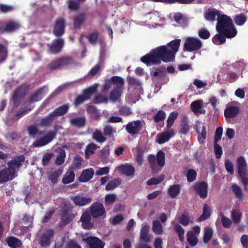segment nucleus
Instances as JSON below:
<instances>
[{"mask_svg":"<svg viewBox=\"0 0 248 248\" xmlns=\"http://www.w3.org/2000/svg\"><path fill=\"white\" fill-rule=\"evenodd\" d=\"M196 131L198 133V139L200 142H203L206 137V131L205 127L202 125L201 124L198 122L196 125Z\"/></svg>","mask_w":248,"mask_h":248,"instance_id":"24","label":"nucleus"},{"mask_svg":"<svg viewBox=\"0 0 248 248\" xmlns=\"http://www.w3.org/2000/svg\"><path fill=\"white\" fill-rule=\"evenodd\" d=\"M216 17L217 20L216 30L217 32L224 33L228 38H232L236 35L237 31L230 17L224 14L221 15L217 9H210L204 14L205 18L209 21H215Z\"/></svg>","mask_w":248,"mask_h":248,"instance_id":"2","label":"nucleus"},{"mask_svg":"<svg viewBox=\"0 0 248 248\" xmlns=\"http://www.w3.org/2000/svg\"><path fill=\"white\" fill-rule=\"evenodd\" d=\"M180 42V39H176L170 42L168 46H161L153 49L148 54L141 57L140 60L147 65L159 64L161 61L165 62L173 61Z\"/></svg>","mask_w":248,"mask_h":248,"instance_id":"1","label":"nucleus"},{"mask_svg":"<svg viewBox=\"0 0 248 248\" xmlns=\"http://www.w3.org/2000/svg\"><path fill=\"white\" fill-rule=\"evenodd\" d=\"M232 189L236 197L240 201L244 199V195L241 187L237 184H233L232 186Z\"/></svg>","mask_w":248,"mask_h":248,"instance_id":"34","label":"nucleus"},{"mask_svg":"<svg viewBox=\"0 0 248 248\" xmlns=\"http://www.w3.org/2000/svg\"><path fill=\"white\" fill-rule=\"evenodd\" d=\"M21 89H18L14 93L13 95V100L14 102V106L16 107H17L18 103L19 102V99L21 96Z\"/></svg>","mask_w":248,"mask_h":248,"instance_id":"55","label":"nucleus"},{"mask_svg":"<svg viewBox=\"0 0 248 248\" xmlns=\"http://www.w3.org/2000/svg\"><path fill=\"white\" fill-rule=\"evenodd\" d=\"M221 220L223 226L226 228H230L232 224V220L223 215H221Z\"/></svg>","mask_w":248,"mask_h":248,"instance_id":"51","label":"nucleus"},{"mask_svg":"<svg viewBox=\"0 0 248 248\" xmlns=\"http://www.w3.org/2000/svg\"><path fill=\"white\" fill-rule=\"evenodd\" d=\"M199 35L201 38L206 39L209 37L210 33L208 30L202 29L199 31Z\"/></svg>","mask_w":248,"mask_h":248,"instance_id":"59","label":"nucleus"},{"mask_svg":"<svg viewBox=\"0 0 248 248\" xmlns=\"http://www.w3.org/2000/svg\"><path fill=\"white\" fill-rule=\"evenodd\" d=\"M149 229V226L147 225L142 227L140 233V238L142 241L148 242L150 240L151 237L148 234Z\"/></svg>","mask_w":248,"mask_h":248,"instance_id":"26","label":"nucleus"},{"mask_svg":"<svg viewBox=\"0 0 248 248\" xmlns=\"http://www.w3.org/2000/svg\"><path fill=\"white\" fill-rule=\"evenodd\" d=\"M65 21L62 18H59L56 21L53 29V33L55 35L61 36L64 33L65 28Z\"/></svg>","mask_w":248,"mask_h":248,"instance_id":"17","label":"nucleus"},{"mask_svg":"<svg viewBox=\"0 0 248 248\" xmlns=\"http://www.w3.org/2000/svg\"><path fill=\"white\" fill-rule=\"evenodd\" d=\"M90 212L93 218H97L105 215L106 211L104 205L99 202L93 203L90 206Z\"/></svg>","mask_w":248,"mask_h":248,"instance_id":"10","label":"nucleus"},{"mask_svg":"<svg viewBox=\"0 0 248 248\" xmlns=\"http://www.w3.org/2000/svg\"><path fill=\"white\" fill-rule=\"evenodd\" d=\"M202 46L200 40L196 38L189 37L186 39L184 49L188 51H193L200 49Z\"/></svg>","mask_w":248,"mask_h":248,"instance_id":"8","label":"nucleus"},{"mask_svg":"<svg viewBox=\"0 0 248 248\" xmlns=\"http://www.w3.org/2000/svg\"><path fill=\"white\" fill-rule=\"evenodd\" d=\"M242 214L238 209H234L231 212V218L235 223H239L240 222Z\"/></svg>","mask_w":248,"mask_h":248,"instance_id":"31","label":"nucleus"},{"mask_svg":"<svg viewBox=\"0 0 248 248\" xmlns=\"http://www.w3.org/2000/svg\"><path fill=\"white\" fill-rule=\"evenodd\" d=\"M247 17L243 14L236 16L234 18V22L235 24L238 26L243 25L246 21Z\"/></svg>","mask_w":248,"mask_h":248,"instance_id":"46","label":"nucleus"},{"mask_svg":"<svg viewBox=\"0 0 248 248\" xmlns=\"http://www.w3.org/2000/svg\"><path fill=\"white\" fill-rule=\"evenodd\" d=\"M174 135V131L172 129H167L165 132L158 134L156 137V141L161 144L168 141Z\"/></svg>","mask_w":248,"mask_h":248,"instance_id":"12","label":"nucleus"},{"mask_svg":"<svg viewBox=\"0 0 248 248\" xmlns=\"http://www.w3.org/2000/svg\"><path fill=\"white\" fill-rule=\"evenodd\" d=\"M32 222V218L30 216H25L21 222L23 227H26L30 226Z\"/></svg>","mask_w":248,"mask_h":248,"instance_id":"53","label":"nucleus"},{"mask_svg":"<svg viewBox=\"0 0 248 248\" xmlns=\"http://www.w3.org/2000/svg\"><path fill=\"white\" fill-rule=\"evenodd\" d=\"M53 235V231L51 230H47L42 236L40 240V244L42 246H47L50 245V240Z\"/></svg>","mask_w":248,"mask_h":248,"instance_id":"23","label":"nucleus"},{"mask_svg":"<svg viewBox=\"0 0 248 248\" xmlns=\"http://www.w3.org/2000/svg\"><path fill=\"white\" fill-rule=\"evenodd\" d=\"M239 110L238 107L232 105H228L224 111L225 116L229 118L234 117L238 114Z\"/></svg>","mask_w":248,"mask_h":248,"instance_id":"21","label":"nucleus"},{"mask_svg":"<svg viewBox=\"0 0 248 248\" xmlns=\"http://www.w3.org/2000/svg\"><path fill=\"white\" fill-rule=\"evenodd\" d=\"M211 214V209L209 206L207 204H204L203 208L202 214L198 218L199 222L202 221L206 219L209 217Z\"/></svg>","mask_w":248,"mask_h":248,"instance_id":"32","label":"nucleus"},{"mask_svg":"<svg viewBox=\"0 0 248 248\" xmlns=\"http://www.w3.org/2000/svg\"><path fill=\"white\" fill-rule=\"evenodd\" d=\"M43 90L41 89L37 92H36L31 98L29 102L28 103V105H30V107L29 108L25 109L24 108V110L21 113H23L24 112H26L27 111L30 110L33 108V106L31 105L32 103L41 100L43 96H44V93H43Z\"/></svg>","mask_w":248,"mask_h":248,"instance_id":"19","label":"nucleus"},{"mask_svg":"<svg viewBox=\"0 0 248 248\" xmlns=\"http://www.w3.org/2000/svg\"><path fill=\"white\" fill-rule=\"evenodd\" d=\"M56 133L53 131H49L46 132L44 136L36 140L33 143L34 147H38L43 146L50 142L55 137Z\"/></svg>","mask_w":248,"mask_h":248,"instance_id":"7","label":"nucleus"},{"mask_svg":"<svg viewBox=\"0 0 248 248\" xmlns=\"http://www.w3.org/2000/svg\"><path fill=\"white\" fill-rule=\"evenodd\" d=\"M87 111L93 118H97L99 116L97 110L93 106H89L87 108Z\"/></svg>","mask_w":248,"mask_h":248,"instance_id":"60","label":"nucleus"},{"mask_svg":"<svg viewBox=\"0 0 248 248\" xmlns=\"http://www.w3.org/2000/svg\"><path fill=\"white\" fill-rule=\"evenodd\" d=\"M83 241L87 243L90 248H103L105 244L96 237H84Z\"/></svg>","mask_w":248,"mask_h":248,"instance_id":"11","label":"nucleus"},{"mask_svg":"<svg viewBox=\"0 0 248 248\" xmlns=\"http://www.w3.org/2000/svg\"><path fill=\"white\" fill-rule=\"evenodd\" d=\"M213 234V229L209 227H206L204 228V232L203 235V241L204 243H206L208 242L210 239L212 238Z\"/></svg>","mask_w":248,"mask_h":248,"instance_id":"38","label":"nucleus"},{"mask_svg":"<svg viewBox=\"0 0 248 248\" xmlns=\"http://www.w3.org/2000/svg\"><path fill=\"white\" fill-rule=\"evenodd\" d=\"M194 188L201 198L204 199L207 197L208 185L206 183L203 182L197 183L194 186Z\"/></svg>","mask_w":248,"mask_h":248,"instance_id":"13","label":"nucleus"},{"mask_svg":"<svg viewBox=\"0 0 248 248\" xmlns=\"http://www.w3.org/2000/svg\"><path fill=\"white\" fill-rule=\"evenodd\" d=\"M196 176L197 172L195 170L193 169L189 170L186 175L188 181L189 182L194 181L196 179Z\"/></svg>","mask_w":248,"mask_h":248,"instance_id":"56","label":"nucleus"},{"mask_svg":"<svg viewBox=\"0 0 248 248\" xmlns=\"http://www.w3.org/2000/svg\"><path fill=\"white\" fill-rule=\"evenodd\" d=\"M121 183L120 179H116L109 182L106 186V189L111 190L116 188Z\"/></svg>","mask_w":248,"mask_h":248,"instance_id":"43","label":"nucleus"},{"mask_svg":"<svg viewBox=\"0 0 248 248\" xmlns=\"http://www.w3.org/2000/svg\"><path fill=\"white\" fill-rule=\"evenodd\" d=\"M80 221L82 227L85 229H90L93 227V224L91 222V215L88 212L83 213L80 217Z\"/></svg>","mask_w":248,"mask_h":248,"instance_id":"18","label":"nucleus"},{"mask_svg":"<svg viewBox=\"0 0 248 248\" xmlns=\"http://www.w3.org/2000/svg\"><path fill=\"white\" fill-rule=\"evenodd\" d=\"M111 80L115 86L114 89L121 90V88L124 85V80L121 78L114 77L112 78Z\"/></svg>","mask_w":248,"mask_h":248,"instance_id":"40","label":"nucleus"},{"mask_svg":"<svg viewBox=\"0 0 248 248\" xmlns=\"http://www.w3.org/2000/svg\"><path fill=\"white\" fill-rule=\"evenodd\" d=\"M241 243L244 248H248V235L244 234L241 236Z\"/></svg>","mask_w":248,"mask_h":248,"instance_id":"64","label":"nucleus"},{"mask_svg":"<svg viewBox=\"0 0 248 248\" xmlns=\"http://www.w3.org/2000/svg\"><path fill=\"white\" fill-rule=\"evenodd\" d=\"M180 186L178 185L171 186L168 190V192L171 198H175L180 193Z\"/></svg>","mask_w":248,"mask_h":248,"instance_id":"35","label":"nucleus"},{"mask_svg":"<svg viewBox=\"0 0 248 248\" xmlns=\"http://www.w3.org/2000/svg\"><path fill=\"white\" fill-rule=\"evenodd\" d=\"M7 49L2 45H0V62L4 61L7 56Z\"/></svg>","mask_w":248,"mask_h":248,"instance_id":"62","label":"nucleus"},{"mask_svg":"<svg viewBox=\"0 0 248 248\" xmlns=\"http://www.w3.org/2000/svg\"><path fill=\"white\" fill-rule=\"evenodd\" d=\"M7 243L11 248H18L21 246V242L15 237H10L7 239Z\"/></svg>","mask_w":248,"mask_h":248,"instance_id":"30","label":"nucleus"},{"mask_svg":"<svg viewBox=\"0 0 248 248\" xmlns=\"http://www.w3.org/2000/svg\"><path fill=\"white\" fill-rule=\"evenodd\" d=\"M166 117V113L162 110H159L157 114L154 116V120L155 122H159L163 121Z\"/></svg>","mask_w":248,"mask_h":248,"instance_id":"52","label":"nucleus"},{"mask_svg":"<svg viewBox=\"0 0 248 248\" xmlns=\"http://www.w3.org/2000/svg\"><path fill=\"white\" fill-rule=\"evenodd\" d=\"M109 169L108 167H105L99 168L95 172V175L101 176L106 175L108 173Z\"/></svg>","mask_w":248,"mask_h":248,"instance_id":"58","label":"nucleus"},{"mask_svg":"<svg viewBox=\"0 0 248 248\" xmlns=\"http://www.w3.org/2000/svg\"><path fill=\"white\" fill-rule=\"evenodd\" d=\"M85 123V120L84 117H78L70 120L71 124L78 127H82L84 126Z\"/></svg>","mask_w":248,"mask_h":248,"instance_id":"33","label":"nucleus"},{"mask_svg":"<svg viewBox=\"0 0 248 248\" xmlns=\"http://www.w3.org/2000/svg\"><path fill=\"white\" fill-rule=\"evenodd\" d=\"M237 168L239 179L243 184L244 188L246 189L248 186V178L247 174V163L243 156L237 158Z\"/></svg>","mask_w":248,"mask_h":248,"instance_id":"4","label":"nucleus"},{"mask_svg":"<svg viewBox=\"0 0 248 248\" xmlns=\"http://www.w3.org/2000/svg\"><path fill=\"white\" fill-rule=\"evenodd\" d=\"M117 199V196L115 194H108L105 197V204L106 205H109L113 203Z\"/></svg>","mask_w":248,"mask_h":248,"instance_id":"41","label":"nucleus"},{"mask_svg":"<svg viewBox=\"0 0 248 248\" xmlns=\"http://www.w3.org/2000/svg\"><path fill=\"white\" fill-rule=\"evenodd\" d=\"M94 173V170L92 168L84 170L79 178V180L82 182H86L92 178Z\"/></svg>","mask_w":248,"mask_h":248,"instance_id":"22","label":"nucleus"},{"mask_svg":"<svg viewBox=\"0 0 248 248\" xmlns=\"http://www.w3.org/2000/svg\"><path fill=\"white\" fill-rule=\"evenodd\" d=\"M153 231L157 234H161L163 232V229L161 223L155 220L153 222Z\"/></svg>","mask_w":248,"mask_h":248,"instance_id":"39","label":"nucleus"},{"mask_svg":"<svg viewBox=\"0 0 248 248\" xmlns=\"http://www.w3.org/2000/svg\"><path fill=\"white\" fill-rule=\"evenodd\" d=\"M148 160L154 172L160 170L159 168L162 167L165 164V154L162 151H159L156 157L152 155H150Z\"/></svg>","mask_w":248,"mask_h":248,"instance_id":"6","label":"nucleus"},{"mask_svg":"<svg viewBox=\"0 0 248 248\" xmlns=\"http://www.w3.org/2000/svg\"><path fill=\"white\" fill-rule=\"evenodd\" d=\"M97 148V146L95 144L91 143L86 147L85 150V155L87 156L91 155L93 151Z\"/></svg>","mask_w":248,"mask_h":248,"instance_id":"54","label":"nucleus"},{"mask_svg":"<svg viewBox=\"0 0 248 248\" xmlns=\"http://www.w3.org/2000/svg\"><path fill=\"white\" fill-rule=\"evenodd\" d=\"M28 132L30 135L34 136L37 134H41L42 133L40 132L37 127L34 125H31L28 128Z\"/></svg>","mask_w":248,"mask_h":248,"instance_id":"63","label":"nucleus"},{"mask_svg":"<svg viewBox=\"0 0 248 248\" xmlns=\"http://www.w3.org/2000/svg\"><path fill=\"white\" fill-rule=\"evenodd\" d=\"M98 85L94 84L89 88L85 90L82 95L78 96L76 99L75 104L76 106L82 103L84 101L88 99L91 95L96 91Z\"/></svg>","mask_w":248,"mask_h":248,"instance_id":"9","label":"nucleus"},{"mask_svg":"<svg viewBox=\"0 0 248 248\" xmlns=\"http://www.w3.org/2000/svg\"><path fill=\"white\" fill-rule=\"evenodd\" d=\"M63 46V41L62 39H58L54 41L49 47V51L51 53H57L60 52Z\"/></svg>","mask_w":248,"mask_h":248,"instance_id":"25","label":"nucleus"},{"mask_svg":"<svg viewBox=\"0 0 248 248\" xmlns=\"http://www.w3.org/2000/svg\"><path fill=\"white\" fill-rule=\"evenodd\" d=\"M179 221L183 225H187L189 223L192 222L189 217L185 214H183L179 217Z\"/></svg>","mask_w":248,"mask_h":248,"instance_id":"48","label":"nucleus"},{"mask_svg":"<svg viewBox=\"0 0 248 248\" xmlns=\"http://www.w3.org/2000/svg\"><path fill=\"white\" fill-rule=\"evenodd\" d=\"M174 228L176 232L178 234L180 240L184 241L185 233L184 229L179 224L174 225Z\"/></svg>","mask_w":248,"mask_h":248,"instance_id":"49","label":"nucleus"},{"mask_svg":"<svg viewBox=\"0 0 248 248\" xmlns=\"http://www.w3.org/2000/svg\"><path fill=\"white\" fill-rule=\"evenodd\" d=\"M68 108L69 106L68 105H64L58 108L47 117L41 120L40 122L41 125L45 126L49 124L58 117L64 114L68 111Z\"/></svg>","mask_w":248,"mask_h":248,"instance_id":"5","label":"nucleus"},{"mask_svg":"<svg viewBox=\"0 0 248 248\" xmlns=\"http://www.w3.org/2000/svg\"><path fill=\"white\" fill-rule=\"evenodd\" d=\"M223 129L221 127H218L216 131L215 136V143H217L220 140L222 137Z\"/></svg>","mask_w":248,"mask_h":248,"instance_id":"61","label":"nucleus"},{"mask_svg":"<svg viewBox=\"0 0 248 248\" xmlns=\"http://www.w3.org/2000/svg\"><path fill=\"white\" fill-rule=\"evenodd\" d=\"M164 178L163 175H160L156 178H152L147 182V184L148 185H157L161 182Z\"/></svg>","mask_w":248,"mask_h":248,"instance_id":"50","label":"nucleus"},{"mask_svg":"<svg viewBox=\"0 0 248 248\" xmlns=\"http://www.w3.org/2000/svg\"><path fill=\"white\" fill-rule=\"evenodd\" d=\"M178 113L177 111H173L170 113L167 119L166 127L167 129H171L170 127L173 124L175 120L177 118Z\"/></svg>","mask_w":248,"mask_h":248,"instance_id":"37","label":"nucleus"},{"mask_svg":"<svg viewBox=\"0 0 248 248\" xmlns=\"http://www.w3.org/2000/svg\"><path fill=\"white\" fill-rule=\"evenodd\" d=\"M20 25L18 23L10 21L6 24L5 30L7 31H13L18 29Z\"/></svg>","mask_w":248,"mask_h":248,"instance_id":"42","label":"nucleus"},{"mask_svg":"<svg viewBox=\"0 0 248 248\" xmlns=\"http://www.w3.org/2000/svg\"><path fill=\"white\" fill-rule=\"evenodd\" d=\"M141 127V122L136 121L128 123L126 126V130L129 134L135 135L139 132Z\"/></svg>","mask_w":248,"mask_h":248,"instance_id":"16","label":"nucleus"},{"mask_svg":"<svg viewBox=\"0 0 248 248\" xmlns=\"http://www.w3.org/2000/svg\"><path fill=\"white\" fill-rule=\"evenodd\" d=\"M226 35L222 32H218L213 38V42L217 45H219L225 43Z\"/></svg>","mask_w":248,"mask_h":248,"instance_id":"29","label":"nucleus"},{"mask_svg":"<svg viewBox=\"0 0 248 248\" xmlns=\"http://www.w3.org/2000/svg\"><path fill=\"white\" fill-rule=\"evenodd\" d=\"M75 204L79 206H83L89 204L92 200L90 198H86L81 195H77L72 198Z\"/></svg>","mask_w":248,"mask_h":248,"instance_id":"20","label":"nucleus"},{"mask_svg":"<svg viewBox=\"0 0 248 248\" xmlns=\"http://www.w3.org/2000/svg\"><path fill=\"white\" fill-rule=\"evenodd\" d=\"M62 170L59 169L51 172L49 175V179L53 183H55L57 181L58 177L62 174Z\"/></svg>","mask_w":248,"mask_h":248,"instance_id":"36","label":"nucleus"},{"mask_svg":"<svg viewBox=\"0 0 248 248\" xmlns=\"http://www.w3.org/2000/svg\"><path fill=\"white\" fill-rule=\"evenodd\" d=\"M68 59L67 58H61L54 62L51 65L52 69H55L59 67L61 65L67 64L68 63Z\"/></svg>","mask_w":248,"mask_h":248,"instance_id":"44","label":"nucleus"},{"mask_svg":"<svg viewBox=\"0 0 248 248\" xmlns=\"http://www.w3.org/2000/svg\"><path fill=\"white\" fill-rule=\"evenodd\" d=\"M205 104L202 100H196L192 102L190 105L191 110L196 114H205V110L202 108Z\"/></svg>","mask_w":248,"mask_h":248,"instance_id":"14","label":"nucleus"},{"mask_svg":"<svg viewBox=\"0 0 248 248\" xmlns=\"http://www.w3.org/2000/svg\"><path fill=\"white\" fill-rule=\"evenodd\" d=\"M24 156H19L8 163L7 169L0 170V183L7 182L15 178L17 169L24 162Z\"/></svg>","mask_w":248,"mask_h":248,"instance_id":"3","label":"nucleus"},{"mask_svg":"<svg viewBox=\"0 0 248 248\" xmlns=\"http://www.w3.org/2000/svg\"><path fill=\"white\" fill-rule=\"evenodd\" d=\"M116 170L121 173L129 177L133 176L135 171V168L128 164L118 166L116 168Z\"/></svg>","mask_w":248,"mask_h":248,"instance_id":"15","label":"nucleus"},{"mask_svg":"<svg viewBox=\"0 0 248 248\" xmlns=\"http://www.w3.org/2000/svg\"><path fill=\"white\" fill-rule=\"evenodd\" d=\"M75 178V173L72 170L67 171L64 174L62 182L64 184H68L74 181Z\"/></svg>","mask_w":248,"mask_h":248,"instance_id":"28","label":"nucleus"},{"mask_svg":"<svg viewBox=\"0 0 248 248\" xmlns=\"http://www.w3.org/2000/svg\"><path fill=\"white\" fill-rule=\"evenodd\" d=\"M93 138L98 142L102 143L105 141V139L100 131L97 130L95 131L93 134Z\"/></svg>","mask_w":248,"mask_h":248,"instance_id":"47","label":"nucleus"},{"mask_svg":"<svg viewBox=\"0 0 248 248\" xmlns=\"http://www.w3.org/2000/svg\"><path fill=\"white\" fill-rule=\"evenodd\" d=\"M121 95V90L114 89L110 93L109 99L114 102L117 100Z\"/></svg>","mask_w":248,"mask_h":248,"instance_id":"45","label":"nucleus"},{"mask_svg":"<svg viewBox=\"0 0 248 248\" xmlns=\"http://www.w3.org/2000/svg\"><path fill=\"white\" fill-rule=\"evenodd\" d=\"M65 156V153L63 150H61L59 155L56 159V163L58 165L62 164L64 161V158Z\"/></svg>","mask_w":248,"mask_h":248,"instance_id":"57","label":"nucleus"},{"mask_svg":"<svg viewBox=\"0 0 248 248\" xmlns=\"http://www.w3.org/2000/svg\"><path fill=\"white\" fill-rule=\"evenodd\" d=\"M187 241L189 245L192 247H195L197 243L198 239L196 235L192 231H188L186 234Z\"/></svg>","mask_w":248,"mask_h":248,"instance_id":"27","label":"nucleus"}]
</instances>
